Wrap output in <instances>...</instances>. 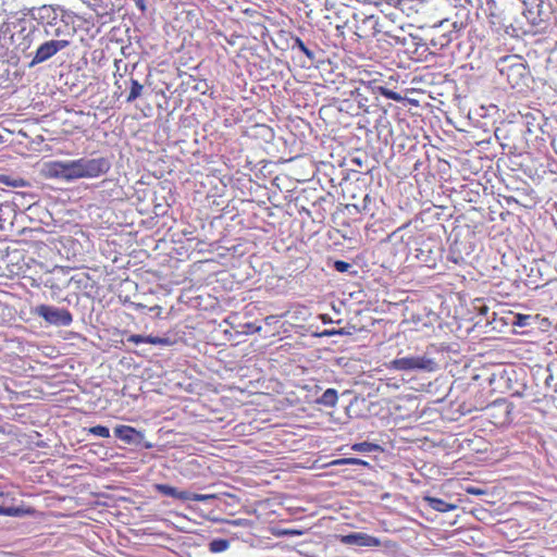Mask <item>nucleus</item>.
<instances>
[{"label": "nucleus", "instance_id": "1", "mask_svg": "<svg viewBox=\"0 0 557 557\" xmlns=\"http://www.w3.org/2000/svg\"><path fill=\"white\" fill-rule=\"evenodd\" d=\"M111 168L107 158H81L74 160L75 180L95 178L106 174Z\"/></svg>", "mask_w": 557, "mask_h": 557}, {"label": "nucleus", "instance_id": "2", "mask_svg": "<svg viewBox=\"0 0 557 557\" xmlns=\"http://www.w3.org/2000/svg\"><path fill=\"white\" fill-rule=\"evenodd\" d=\"M370 103V94L359 85L350 91V97L343 101L342 110H346L352 116H358L369 112Z\"/></svg>", "mask_w": 557, "mask_h": 557}, {"label": "nucleus", "instance_id": "3", "mask_svg": "<svg viewBox=\"0 0 557 557\" xmlns=\"http://www.w3.org/2000/svg\"><path fill=\"white\" fill-rule=\"evenodd\" d=\"M389 369L399 370V371H410V370H428L433 371L435 369V362L426 358L425 356H411V357H403L396 358L389 362Z\"/></svg>", "mask_w": 557, "mask_h": 557}, {"label": "nucleus", "instance_id": "4", "mask_svg": "<svg viewBox=\"0 0 557 557\" xmlns=\"http://www.w3.org/2000/svg\"><path fill=\"white\" fill-rule=\"evenodd\" d=\"M35 312L46 322L53 325L69 326L73 322L72 313L64 308L40 305L36 308Z\"/></svg>", "mask_w": 557, "mask_h": 557}, {"label": "nucleus", "instance_id": "5", "mask_svg": "<svg viewBox=\"0 0 557 557\" xmlns=\"http://www.w3.org/2000/svg\"><path fill=\"white\" fill-rule=\"evenodd\" d=\"M46 176L50 178L75 180L74 160L51 161L46 164Z\"/></svg>", "mask_w": 557, "mask_h": 557}, {"label": "nucleus", "instance_id": "6", "mask_svg": "<svg viewBox=\"0 0 557 557\" xmlns=\"http://www.w3.org/2000/svg\"><path fill=\"white\" fill-rule=\"evenodd\" d=\"M153 488L164 496L177 498L181 500L205 502L214 497V495L194 494L187 491H178L171 485L161 483L154 484Z\"/></svg>", "mask_w": 557, "mask_h": 557}, {"label": "nucleus", "instance_id": "7", "mask_svg": "<svg viewBox=\"0 0 557 557\" xmlns=\"http://www.w3.org/2000/svg\"><path fill=\"white\" fill-rule=\"evenodd\" d=\"M69 46L67 40H49L40 45L30 65L42 63Z\"/></svg>", "mask_w": 557, "mask_h": 557}, {"label": "nucleus", "instance_id": "8", "mask_svg": "<svg viewBox=\"0 0 557 557\" xmlns=\"http://www.w3.org/2000/svg\"><path fill=\"white\" fill-rule=\"evenodd\" d=\"M337 540L345 545H357L362 547H379L381 540L363 532L337 535Z\"/></svg>", "mask_w": 557, "mask_h": 557}, {"label": "nucleus", "instance_id": "9", "mask_svg": "<svg viewBox=\"0 0 557 557\" xmlns=\"http://www.w3.org/2000/svg\"><path fill=\"white\" fill-rule=\"evenodd\" d=\"M510 412V404L507 401H495L487 408L491 422L497 426L508 424L511 421Z\"/></svg>", "mask_w": 557, "mask_h": 557}, {"label": "nucleus", "instance_id": "10", "mask_svg": "<svg viewBox=\"0 0 557 557\" xmlns=\"http://www.w3.org/2000/svg\"><path fill=\"white\" fill-rule=\"evenodd\" d=\"M14 28H18V32L11 35L12 40L16 41L20 37H23V41L20 42L18 46L22 47V50L28 49L32 44V39H29V37L35 32L32 23H28L25 20H18L14 23Z\"/></svg>", "mask_w": 557, "mask_h": 557}, {"label": "nucleus", "instance_id": "11", "mask_svg": "<svg viewBox=\"0 0 557 557\" xmlns=\"http://www.w3.org/2000/svg\"><path fill=\"white\" fill-rule=\"evenodd\" d=\"M114 435L126 444L136 443L143 437L141 433L135 428L124 424L114 429Z\"/></svg>", "mask_w": 557, "mask_h": 557}, {"label": "nucleus", "instance_id": "12", "mask_svg": "<svg viewBox=\"0 0 557 557\" xmlns=\"http://www.w3.org/2000/svg\"><path fill=\"white\" fill-rule=\"evenodd\" d=\"M525 67L521 63L508 67L507 79L511 87L516 88L520 85L521 81L525 79Z\"/></svg>", "mask_w": 557, "mask_h": 557}, {"label": "nucleus", "instance_id": "13", "mask_svg": "<svg viewBox=\"0 0 557 557\" xmlns=\"http://www.w3.org/2000/svg\"><path fill=\"white\" fill-rule=\"evenodd\" d=\"M127 342L136 344V345H138V344H151V345L169 344V339L165 337H159V336H152V335L144 336V335H138V334L128 336Z\"/></svg>", "mask_w": 557, "mask_h": 557}, {"label": "nucleus", "instance_id": "14", "mask_svg": "<svg viewBox=\"0 0 557 557\" xmlns=\"http://www.w3.org/2000/svg\"><path fill=\"white\" fill-rule=\"evenodd\" d=\"M424 500L428 503V505L432 509L440 511V512H448V511L456 509V507H457L454 504H449L441 498L433 497V496H425Z\"/></svg>", "mask_w": 557, "mask_h": 557}, {"label": "nucleus", "instance_id": "15", "mask_svg": "<svg viewBox=\"0 0 557 557\" xmlns=\"http://www.w3.org/2000/svg\"><path fill=\"white\" fill-rule=\"evenodd\" d=\"M0 184H3L5 186L18 188V187H28L30 184L27 180L10 175V174H0Z\"/></svg>", "mask_w": 557, "mask_h": 557}, {"label": "nucleus", "instance_id": "16", "mask_svg": "<svg viewBox=\"0 0 557 557\" xmlns=\"http://www.w3.org/2000/svg\"><path fill=\"white\" fill-rule=\"evenodd\" d=\"M337 391L334 388H327L318 399V403L327 407H334L337 404Z\"/></svg>", "mask_w": 557, "mask_h": 557}, {"label": "nucleus", "instance_id": "17", "mask_svg": "<svg viewBox=\"0 0 557 557\" xmlns=\"http://www.w3.org/2000/svg\"><path fill=\"white\" fill-rule=\"evenodd\" d=\"M143 89V84H140L137 79H131V90L126 98V101L133 102L134 100H136L138 97L141 96Z\"/></svg>", "mask_w": 557, "mask_h": 557}, {"label": "nucleus", "instance_id": "18", "mask_svg": "<svg viewBox=\"0 0 557 557\" xmlns=\"http://www.w3.org/2000/svg\"><path fill=\"white\" fill-rule=\"evenodd\" d=\"M376 94H380V95L384 96L385 98L394 100V101H401L404 99L399 92L388 89L381 84L376 88Z\"/></svg>", "mask_w": 557, "mask_h": 557}, {"label": "nucleus", "instance_id": "19", "mask_svg": "<svg viewBox=\"0 0 557 557\" xmlns=\"http://www.w3.org/2000/svg\"><path fill=\"white\" fill-rule=\"evenodd\" d=\"M230 546V542L227 540H224V539H218V540H213L210 542L209 544V550L211 553H222L224 550H226Z\"/></svg>", "mask_w": 557, "mask_h": 557}, {"label": "nucleus", "instance_id": "20", "mask_svg": "<svg viewBox=\"0 0 557 557\" xmlns=\"http://www.w3.org/2000/svg\"><path fill=\"white\" fill-rule=\"evenodd\" d=\"M379 448L380 446L377 444L370 442L356 443L351 446L352 450L360 453H371L377 450Z\"/></svg>", "mask_w": 557, "mask_h": 557}, {"label": "nucleus", "instance_id": "21", "mask_svg": "<svg viewBox=\"0 0 557 557\" xmlns=\"http://www.w3.org/2000/svg\"><path fill=\"white\" fill-rule=\"evenodd\" d=\"M333 466H344V465H357V466H363L369 467V462L359 458H341L333 460L331 462Z\"/></svg>", "mask_w": 557, "mask_h": 557}, {"label": "nucleus", "instance_id": "22", "mask_svg": "<svg viewBox=\"0 0 557 557\" xmlns=\"http://www.w3.org/2000/svg\"><path fill=\"white\" fill-rule=\"evenodd\" d=\"M87 432H88V434H91L94 436L103 437V438H107L110 436V430H109V428H107L104 425L91 426V428L87 429Z\"/></svg>", "mask_w": 557, "mask_h": 557}, {"label": "nucleus", "instance_id": "23", "mask_svg": "<svg viewBox=\"0 0 557 557\" xmlns=\"http://www.w3.org/2000/svg\"><path fill=\"white\" fill-rule=\"evenodd\" d=\"M298 48L306 57H308L309 60H313L314 59V53L312 50H310L306 45L305 42L299 38V37H296L295 38V44L293 46V48Z\"/></svg>", "mask_w": 557, "mask_h": 557}, {"label": "nucleus", "instance_id": "24", "mask_svg": "<svg viewBox=\"0 0 557 557\" xmlns=\"http://www.w3.org/2000/svg\"><path fill=\"white\" fill-rule=\"evenodd\" d=\"M359 85L361 87L366 88L370 95H376V88L380 85V81L379 79H371V81L361 79L359 82Z\"/></svg>", "mask_w": 557, "mask_h": 557}, {"label": "nucleus", "instance_id": "25", "mask_svg": "<svg viewBox=\"0 0 557 557\" xmlns=\"http://www.w3.org/2000/svg\"><path fill=\"white\" fill-rule=\"evenodd\" d=\"M350 268H351V264L344 260H336L334 262V269L337 272L344 273V272H347Z\"/></svg>", "mask_w": 557, "mask_h": 557}, {"label": "nucleus", "instance_id": "26", "mask_svg": "<svg viewBox=\"0 0 557 557\" xmlns=\"http://www.w3.org/2000/svg\"><path fill=\"white\" fill-rule=\"evenodd\" d=\"M20 509L18 508H14V507H1L0 506V515H3V516H17L20 513Z\"/></svg>", "mask_w": 557, "mask_h": 557}, {"label": "nucleus", "instance_id": "27", "mask_svg": "<svg viewBox=\"0 0 557 557\" xmlns=\"http://www.w3.org/2000/svg\"><path fill=\"white\" fill-rule=\"evenodd\" d=\"M529 319H530V315L517 314L516 321L513 322V324L518 325V326H527L529 324V322H528Z\"/></svg>", "mask_w": 557, "mask_h": 557}, {"label": "nucleus", "instance_id": "28", "mask_svg": "<svg viewBox=\"0 0 557 557\" xmlns=\"http://www.w3.org/2000/svg\"><path fill=\"white\" fill-rule=\"evenodd\" d=\"M466 492L470 495H484L485 494V491L479 488V487H475V486H468L466 487Z\"/></svg>", "mask_w": 557, "mask_h": 557}, {"label": "nucleus", "instance_id": "29", "mask_svg": "<svg viewBox=\"0 0 557 557\" xmlns=\"http://www.w3.org/2000/svg\"><path fill=\"white\" fill-rule=\"evenodd\" d=\"M255 128L259 129V133L263 136H265V134H271V128L267 125H263V124H257L255 126Z\"/></svg>", "mask_w": 557, "mask_h": 557}, {"label": "nucleus", "instance_id": "30", "mask_svg": "<svg viewBox=\"0 0 557 557\" xmlns=\"http://www.w3.org/2000/svg\"><path fill=\"white\" fill-rule=\"evenodd\" d=\"M136 7L141 11V12H145L146 11V2L145 0H134Z\"/></svg>", "mask_w": 557, "mask_h": 557}, {"label": "nucleus", "instance_id": "31", "mask_svg": "<svg viewBox=\"0 0 557 557\" xmlns=\"http://www.w3.org/2000/svg\"><path fill=\"white\" fill-rule=\"evenodd\" d=\"M370 199L369 195H366L363 201L367 202Z\"/></svg>", "mask_w": 557, "mask_h": 557}]
</instances>
